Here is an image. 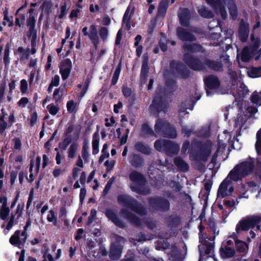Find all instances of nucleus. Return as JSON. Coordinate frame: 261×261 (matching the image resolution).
<instances>
[{"label":"nucleus","mask_w":261,"mask_h":261,"mask_svg":"<svg viewBox=\"0 0 261 261\" xmlns=\"http://www.w3.org/2000/svg\"><path fill=\"white\" fill-rule=\"evenodd\" d=\"M249 34V25L245 22L242 21L240 24L239 37L242 41H245Z\"/></svg>","instance_id":"obj_16"},{"label":"nucleus","mask_w":261,"mask_h":261,"mask_svg":"<svg viewBox=\"0 0 261 261\" xmlns=\"http://www.w3.org/2000/svg\"><path fill=\"white\" fill-rule=\"evenodd\" d=\"M60 77L58 75H55L51 81L50 87H56L59 84Z\"/></svg>","instance_id":"obj_55"},{"label":"nucleus","mask_w":261,"mask_h":261,"mask_svg":"<svg viewBox=\"0 0 261 261\" xmlns=\"http://www.w3.org/2000/svg\"><path fill=\"white\" fill-rule=\"evenodd\" d=\"M88 86H89V81H85L83 86H82L81 85H78L79 88H81L82 87V90L80 93V95L81 97H83L85 95V94L86 93L87 90L88 88Z\"/></svg>","instance_id":"obj_52"},{"label":"nucleus","mask_w":261,"mask_h":261,"mask_svg":"<svg viewBox=\"0 0 261 261\" xmlns=\"http://www.w3.org/2000/svg\"><path fill=\"white\" fill-rule=\"evenodd\" d=\"M210 38L211 39H216L217 41H214V42H211V43L214 45V46H216V45H217L219 44V41H218V39L219 38V34H217V33H216L215 34H213L210 37Z\"/></svg>","instance_id":"obj_59"},{"label":"nucleus","mask_w":261,"mask_h":261,"mask_svg":"<svg viewBox=\"0 0 261 261\" xmlns=\"http://www.w3.org/2000/svg\"><path fill=\"white\" fill-rule=\"evenodd\" d=\"M47 109L51 115H55L59 111V108L53 104H50L47 106Z\"/></svg>","instance_id":"obj_49"},{"label":"nucleus","mask_w":261,"mask_h":261,"mask_svg":"<svg viewBox=\"0 0 261 261\" xmlns=\"http://www.w3.org/2000/svg\"><path fill=\"white\" fill-rule=\"evenodd\" d=\"M72 67V62L70 59H66L61 62L60 65V73L63 80L69 77Z\"/></svg>","instance_id":"obj_12"},{"label":"nucleus","mask_w":261,"mask_h":261,"mask_svg":"<svg viewBox=\"0 0 261 261\" xmlns=\"http://www.w3.org/2000/svg\"><path fill=\"white\" fill-rule=\"evenodd\" d=\"M29 102V100L27 97L21 98L18 102V106L21 108H24Z\"/></svg>","instance_id":"obj_56"},{"label":"nucleus","mask_w":261,"mask_h":261,"mask_svg":"<svg viewBox=\"0 0 261 261\" xmlns=\"http://www.w3.org/2000/svg\"><path fill=\"white\" fill-rule=\"evenodd\" d=\"M88 144L86 142H84L83 148H82V157L84 160V161L86 162L88 160L89 154L88 152Z\"/></svg>","instance_id":"obj_38"},{"label":"nucleus","mask_w":261,"mask_h":261,"mask_svg":"<svg viewBox=\"0 0 261 261\" xmlns=\"http://www.w3.org/2000/svg\"><path fill=\"white\" fill-rule=\"evenodd\" d=\"M248 116L246 115L244 116L241 115L240 114H238V116L236 119H235V124L239 127H242L243 123L245 122Z\"/></svg>","instance_id":"obj_40"},{"label":"nucleus","mask_w":261,"mask_h":261,"mask_svg":"<svg viewBox=\"0 0 261 261\" xmlns=\"http://www.w3.org/2000/svg\"><path fill=\"white\" fill-rule=\"evenodd\" d=\"M10 158L12 162H15V163L18 164L21 163L22 161V156L20 155L13 156L12 155H11Z\"/></svg>","instance_id":"obj_60"},{"label":"nucleus","mask_w":261,"mask_h":261,"mask_svg":"<svg viewBox=\"0 0 261 261\" xmlns=\"http://www.w3.org/2000/svg\"><path fill=\"white\" fill-rule=\"evenodd\" d=\"M230 238H233L235 241L237 250L243 254H245L248 250L247 244L243 241L236 240V235L234 234H232Z\"/></svg>","instance_id":"obj_20"},{"label":"nucleus","mask_w":261,"mask_h":261,"mask_svg":"<svg viewBox=\"0 0 261 261\" xmlns=\"http://www.w3.org/2000/svg\"><path fill=\"white\" fill-rule=\"evenodd\" d=\"M20 91L22 93H27L28 90L27 81L25 80H22L20 81Z\"/></svg>","instance_id":"obj_50"},{"label":"nucleus","mask_w":261,"mask_h":261,"mask_svg":"<svg viewBox=\"0 0 261 261\" xmlns=\"http://www.w3.org/2000/svg\"><path fill=\"white\" fill-rule=\"evenodd\" d=\"M184 49L186 53L184 56V60L186 63L194 70H202L203 66L201 63L191 55L192 53L201 51L202 47L198 44L189 43L184 46Z\"/></svg>","instance_id":"obj_3"},{"label":"nucleus","mask_w":261,"mask_h":261,"mask_svg":"<svg viewBox=\"0 0 261 261\" xmlns=\"http://www.w3.org/2000/svg\"><path fill=\"white\" fill-rule=\"evenodd\" d=\"M79 149V144L76 142L72 143L68 149L67 153L68 158L70 159L74 158L77 152Z\"/></svg>","instance_id":"obj_22"},{"label":"nucleus","mask_w":261,"mask_h":261,"mask_svg":"<svg viewBox=\"0 0 261 261\" xmlns=\"http://www.w3.org/2000/svg\"><path fill=\"white\" fill-rule=\"evenodd\" d=\"M207 4L210 5L214 12L220 14L222 18L227 17V13L223 5H226L229 10L230 15L234 18L237 14L236 6L232 0H206Z\"/></svg>","instance_id":"obj_2"},{"label":"nucleus","mask_w":261,"mask_h":261,"mask_svg":"<svg viewBox=\"0 0 261 261\" xmlns=\"http://www.w3.org/2000/svg\"><path fill=\"white\" fill-rule=\"evenodd\" d=\"M107 217L113 222L116 225L121 227L123 226L122 222L117 218L114 212L111 210H108L106 213Z\"/></svg>","instance_id":"obj_23"},{"label":"nucleus","mask_w":261,"mask_h":261,"mask_svg":"<svg viewBox=\"0 0 261 261\" xmlns=\"http://www.w3.org/2000/svg\"><path fill=\"white\" fill-rule=\"evenodd\" d=\"M81 171V169L77 167H74L72 169V176L74 179L76 178L78 176L79 172Z\"/></svg>","instance_id":"obj_63"},{"label":"nucleus","mask_w":261,"mask_h":261,"mask_svg":"<svg viewBox=\"0 0 261 261\" xmlns=\"http://www.w3.org/2000/svg\"><path fill=\"white\" fill-rule=\"evenodd\" d=\"M16 55L19 56L21 60L28 59L29 56V50L28 49H24L22 47H19L14 51Z\"/></svg>","instance_id":"obj_24"},{"label":"nucleus","mask_w":261,"mask_h":261,"mask_svg":"<svg viewBox=\"0 0 261 261\" xmlns=\"http://www.w3.org/2000/svg\"><path fill=\"white\" fill-rule=\"evenodd\" d=\"M174 163L181 170L185 171L188 170V164L180 158H176L174 160Z\"/></svg>","instance_id":"obj_29"},{"label":"nucleus","mask_w":261,"mask_h":261,"mask_svg":"<svg viewBox=\"0 0 261 261\" xmlns=\"http://www.w3.org/2000/svg\"><path fill=\"white\" fill-rule=\"evenodd\" d=\"M168 7L166 0H163L160 4L158 9V16H164L165 14Z\"/></svg>","instance_id":"obj_28"},{"label":"nucleus","mask_w":261,"mask_h":261,"mask_svg":"<svg viewBox=\"0 0 261 261\" xmlns=\"http://www.w3.org/2000/svg\"><path fill=\"white\" fill-rule=\"evenodd\" d=\"M28 35L31 38V46L37 47L36 42L37 33L35 29H32L28 33Z\"/></svg>","instance_id":"obj_35"},{"label":"nucleus","mask_w":261,"mask_h":261,"mask_svg":"<svg viewBox=\"0 0 261 261\" xmlns=\"http://www.w3.org/2000/svg\"><path fill=\"white\" fill-rule=\"evenodd\" d=\"M251 101L252 103L255 105L256 106L261 105V92L258 93L254 92L251 97Z\"/></svg>","instance_id":"obj_36"},{"label":"nucleus","mask_w":261,"mask_h":261,"mask_svg":"<svg viewBox=\"0 0 261 261\" xmlns=\"http://www.w3.org/2000/svg\"><path fill=\"white\" fill-rule=\"evenodd\" d=\"M109 35L108 29L106 27H101L99 30V36L100 38L105 41L108 38Z\"/></svg>","instance_id":"obj_43"},{"label":"nucleus","mask_w":261,"mask_h":261,"mask_svg":"<svg viewBox=\"0 0 261 261\" xmlns=\"http://www.w3.org/2000/svg\"><path fill=\"white\" fill-rule=\"evenodd\" d=\"M251 40L252 45L250 47H245L243 49L240 58L244 62H248L251 57H253L255 60H258L261 58V48L257 50L260 44L259 38H255L251 35Z\"/></svg>","instance_id":"obj_4"},{"label":"nucleus","mask_w":261,"mask_h":261,"mask_svg":"<svg viewBox=\"0 0 261 261\" xmlns=\"http://www.w3.org/2000/svg\"><path fill=\"white\" fill-rule=\"evenodd\" d=\"M88 36L95 47H97L99 42V37L97 35V30L94 25H91L89 28Z\"/></svg>","instance_id":"obj_17"},{"label":"nucleus","mask_w":261,"mask_h":261,"mask_svg":"<svg viewBox=\"0 0 261 261\" xmlns=\"http://www.w3.org/2000/svg\"><path fill=\"white\" fill-rule=\"evenodd\" d=\"M23 7L20 8L17 11V17L16 18V24L18 26L20 27L22 24H23L24 22L25 17V16L21 14V11H22Z\"/></svg>","instance_id":"obj_31"},{"label":"nucleus","mask_w":261,"mask_h":261,"mask_svg":"<svg viewBox=\"0 0 261 261\" xmlns=\"http://www.w3.org/2000/svg\"><path fill=\"white\" fill-rule=\"evenodd\" d=\"M29 223L24 227V230L21 233L20 230H16L15 233L11 237L10 243L19 248L23 245L27 238V230Z\"/></svg>","instance_id":"obj_11"},{"label":"nucleus","mask_w":261,"mask_h":261,"mask_svg":"<svg viewBox=\"0 0 261 261\" xmlns=\"http://www.w3.org/2000/svg\"><path fill=\"white\" fill-rule=\"evenodd\" d=\"M136 149L140 152L145 154H148L150 152V149L142 143H138L136 145Z\"/></svg>","instance_id":"obj_41"},{"label":"nucleus","mask_w":261,"mask_h":261,"mask_svg":"<svg viewBox=\"0 0 261 261\" xmlns=\"http://www.w3.org/2000/svg\"><path fill=\"white\" fill-rule=\"evenodd\" d=\"M142 131L145 134L153 135V132L150 127L147 124H144L142 126Z\"/></svg>","instance_id":"obj_54"},{"label":"nucleus","mask_w":261,"mask_h":261,"mask_svg":"<svg viewBox=\"0 0 261 261\" xmlns=\"http://www.w3.org/2000/svg\"><path fill=\"white\" fill-rule=\"evenodd\" d=\"M82 158V157L81 156L79 155L77 157V160L75 163V165L80 168H83L84 167V163Z\"/></svg>","instance_id":"obj_62"},{"label":"nucleus","mask_w":261,"mask_h":261,"mask_svg":"<svg viewBox=\"0 0 261 261\" xmlns=\"http://www.w3.org/2000/svg\"><path fill=\"white\" fill-rule=\"evenodd\" d=\"M120 72V69L119 68H117L114 73L113 77L112 79V83L113 84H115L118 77Z\"/></svg>","instance_id":"obj_57"},{"label":"nucleus","mask_w":261,"mask_h":261,"mask_svg":"<svg viewBox=\"0 0 261 261\" xmlns=\"http://www.w3.org/2000/svg\"><path fill=\"white\" fill-rule=\"evenodd\" d=\"M261 221V217L259 215H251L243 218L237 225L236 230L240 233L242 230L246 231L250 228L256 225L258 230L260 229V226L257 224Z\"/></svg>","instance_id":"obj_5"},{"label":"nucleus","mask_w":261,"mask_h":261,"mask_svg":"<svg viewBox=\"0 0 261 261\" xmlns=\"http://www.w3.org/2000/svg\"><path fill=\"white\" fill-rule=\"evenodd\" d=\"M13 148L14 150H20L21 148L22 143L19 138H15L12 140Z\"/></svg>","instance_id":"obj_42"},{"label":"nucleus","mask_w":261,"mask_h":261,"mask_svg":"<svg viewBox=\"0 0 261 261\" xmlns=\"http://www.w3.org/2000/svg\"><path fill=\"white\" fill-rule=\"evenodd\" d=\"M110 257L111 258L113 259H117L120 256V252L119 251H117L116 252V255H115V250L113 248H111V251H110Z\"/></svg>","instance_id":"obj_58"},{"label":"nucleus","mask_w":261,"mask_h":261,"mask_svg":"<svg viewBox=\"0 0 261 261\" xmlns=\"http://www.w3.org/2000/svg\"><path fill=\"white\" fill-rule=\"evenodd\" d=\"M150 204L156 209H162L163 210H168L169 207L168 201L165 199H151L150 201Z\"/></svg>","instance_id":"obj_14"},{"label":"nucleus","mask_w":261,"mask_h":261,"mask_svg":"<svg viewBox=\"0 0 261 261\" xmlns=\"http://www.w3.org/2000/svg\"><path fill=\"white\" fill-rule=\"evenodd\" d=\"M9 53V45L7 44L5 47L4 57V61L6 64H8L10 63Z\"/></svg>","instance_id":"obj_45"},{"label":"nucleus","mask_w":261,"mask_h":261,"mask_svg":"<svg viewBox=\"0 0 261 261\" xmlns=\"http://www.w3.org/2000/svg\"><path fill=\"white\" fill-rule=\"evenodd\" d=\"M67 109L69 113H75L77 110L78 103L74 102L73 100H69L66 105Z\"/></svg>","instance_id":"obj_37"},{"label":"nucleus","mask_w":261,"mask_h":261,"mask_svg":"<svg viewBox=\"0 0 261 261\" xmlns=\"http://www.w3.org/2000/svg\"><path fill=\"white\" fill-rule=\"evenodd\" d=\"M36 15L35 14H33V10L30 9V16L27 21L28 25L30 27L29 30H31L32 29H34V25L35 23V18Z\"/></svg>","instance_id":"obj_34"},{"label":"nucleus","mask_w":261,"mask_h":261,"mask_svg":"<svg viewBox=\"0 0 261 261\" xmlns=\"http://www.w3.org/2000/svg\"><path fill=\"white\" fill-rule=\"evenodd\" d=\"M205 84L210 89H216L217 88L220 83L217 77L214 76H209L207 77L204 80Z\"/></svg>","instance_id":"obj_19"},{"label":"nucleus","mask_w":261,"mask_h":261,"mask_svg":"<svg viewBox=\"0 0 261 261\" xmlns=\"http://www.w3.org/2000/svg\"><path fill=\"white\" fill-rule=\"evenodd\" d=\"M105 121V125L106 126L108 127L113 126L114 123H115V120L113 117H111L110 119H109L108 118H106Z\"/></svg>","instance_id":"obj_61"},{"label":"nucleus","mask_w":261,"mask_h":261,"mask_svg":"<svg viewBox=\"0 0 261 261\" xmlns=\"http://www.w3.org/2000/svg\"><path fill=\"white\" fill-rule=\"evenodd\" d=\"M99 138L98 134H94L92 140V152L94 154H96L98 151Z\"/></svg>","instance_id":"obj_27"},{"label":"nucleus","mask_w":261,"mask_h":261,"mask_svg":"<svg viewBox=\"0 0 261 261\" xmlns=\"http://www.w3.org/2000/svg\"><path fill=\"white\" fill-rule=\"evenodd\" d=\"M154 128L156 133L163 135L165 137L175 138L176 136L175 130L172 128L167 122L159 120L156 123Z\"/></svg>","instance_id":"obj_9"},{"label":"nucleus","mask_w":261,"mask_h":261,"mask_svg":"<svg viewBox=\"0 0 261 261\" xmlns=\"http://www.w3.org/2000/svg\"><path fill=\"white\" fill-rule=\"evenodd\" d=\"M130 7H128L125 11L123 18V26L125 27L127 30L130 28V17L132 12H129Z\"/></svg>","instance_id":"obj_26"},{"label":"nucleus","mask_w":261,"mask_h":261,"mask_svg":"<svg viewBox=\"0 0 261 261\" xmlns=\"http://www.w3.org/2000/svg\"><path fill=\"white\" fill-rule=\"evenodd\" d=\"M122 215L124 218L129 220L130 221L132 222L134 224L137 225L139 224V223H138L136 218L133 215H129L127 214L124 210L122 211Z\"/></svg>","instance_id":"obj_47"},{"label":"nucleus","mask_w":261,"mask_h":261,"mask_svg":"<svg viewBox=\"0 0 261 261\" xmlns=\"http://www.w3.org/2000/svg\"><path fill=\"white\" fill-rule=\"evenodd\" d=\"M37 114L36 112H34L33 113V114L31 115V123L32 125H33L34 124L36 121H37Z\"/></svg>","instance_id":"obj_64"},{"label":"nucleus","mask_w":261,"mask_h":261,"mask_svg":"<svg viewBox=\"0 0 261 261\" xmlns=\"http://www.w3.org/2000/svg\"><path fill=\"white\" fill-rule=\"evenodd\" d=\"M129 178L132 182L130 187L133 191L143 194L147 193L144 190L145 181L142 174L136 171H132L129 174Z\"/></svg>","instance_id":"obj_6"},{"label":"nucleus","mask_w":261,"mask_h":261,"mask_svg":"<svg viewBox=\"0 0 261 261\" xmlns=\"http://www.w3.org/2000/svg\"><path fill=\"white\" fill-rule=\"evenodd\" d=\"M253 167V161L252 159L237 165L220 184L217 192L218 197L223 198L231 196L234 189L232 182L229 178L234 181L241 179L251 172Z\"/></svg>","instance_id":"obj_1"},{"label":"nucleus","mask_w":261,"mask_h":261,"mask_svg":"<svg viewBox=\"0 0 261 261\" xmlns=\"http://www.w3.org/2000/svg\"><path fill=\"white\" fill-rule=\"evenodd\" d=\"M177 33L178 37L182 40H192L194 39L192 35L187 32L185 29L178 28Z\"/></svg>","instance_id":"obj_21"},{"label":"nucleus","mask_w":261,"mask_h":261,"mask_svg":"<svg viewBox=\"0 0 261 261\" xmlns=\"http://www.w3.org/2000/svg\"><path fill=\"white\" fill-rule=\"evenodd\" d=\"M154 147L158 150L166 152L169 155L177 153L179 150V146L177 144L166 140L155 141Z\"/></svg>","instance_id":"obj_7"},{"label":"nucleus","mask_w":261,"mask_h":261,"mask_svg":"<svg viewBox=\"0 0 261 261\" xmlns=\"http://www.w3.org/2000/svg\"><path fill=\"white\" fill-rule=\"evenodd\" d=\"M247 73L251 77H259L261 76V68H252L248 70Z\"/></svg>","instance_id":"obj_33"},{"label":"nucleus","mask_w":261,"mask_h":261,"mask_svg":"<svg viewBox=\"0 0 261 261\" xmlns=\"http://www.w3.org/2000/svg\"><path fill=\"white\" fill-rule=\"evenodd\" d=\"M6 86V82L5 81H3L0 84V100L3 98L5 88Z\"/></svg>","instance_id":"obj_53"},{"label":"nucleus","mask_w":261,"mask_h":261,"mask_svg":"<svg viewBox=\"0 0 261 261\" xmlns=\"http://www.w3.org/2000/svg\"><path fill=\"white\" fill-rule=\"evenodd\" d=\"M41 160V158L40 156H37L35 161H31L30 167V174L29 176V178H28V180L29 182H31L33 181L34 173L36 174L38 173L40 168Z\"/></svg>","instance_id":"obj_13"},{"label":"nucleus","mask_w":261,"mask_h":261,"mask_svg":"<svg viewBox=\"0 0 261 261\" xmlns=\"http://www.w3.org/2000/svg\"><path fill=\"white\" fill-rule=\"evenodd\" d=\"M234 253V250L230 247L225 246L220 249V254L223 258H228L232 257Z\"/></svg>","instance_id":"obj_25"},{"label":"nucleus","mask_w":261,"mask_h":261,"mask_svg":"<svg viewBox=\"0 0 261 261\" xmlns=\"http://www.w3.org/2000/svg\"><path fill=\"white\" fill-rule=\"evenodd\" d=\"M47 220L49 222H53L54 224L57 223V218L55 216V212L53 210H50L47 216Z\"/></svg>","instance_id":"obj_44"},{"label":"nucleus","mask_w":261,"mask_h":261,"mask_svg":"<svg viewBox=\"0 0 261 261\" xmlns=\"http://www.w3.org/2000/svg\"><path fill=\"white\" fill-rule=\"evenodd\" d=\"M256 138L255 150L257 153L259 154H261V128L257 132Z\"/></svg>","instance_id":"obj_32"},{"label":"nucleus","mask_w":261,"mask_h":261,"mask_svg":"<svg viewBox=\"0 0 261 261\" xmlns=\"http://www.w3.org/2000/svg\"><path fill=\"white\" fill-rule=\"evenodd\" d=\"M6 118L4 115L2 116L0 118V133L1 134H3L7 126V123L6 122Z\"/></svg>","instance_id":"obj_46"},{"label":"nucleus","mask_w":261,"mask_h":261,"mask_svg":"<svg viewBox=\"0 0 261 261\" xmlns=\"http://www.w3.org/2000/svg\"><path fill=\"white\" fill-rule=\"evenodd\" d=\"M148 72V66L147 62H144L142 66L141 77V79H145Z\"/></svg>","instance_id":"obj_48"},{"label":"nucleus","mask_w":261,"mask_h":261,"mask_svg":"<svg viewBox=\"0 0 261 261\" xmlns=\"http://www.w3.org/2000/svg\"><path fill=\"white\" fill-rule=\"evenodd\" d=\"M206 65L216 71H219L222 69L221 64L218 62L209 61L207 62Z\"/></svg>","instance_id":"obj_39"},{"label":"nucleus","mask_w":261,"mask_h":261,"mask_svg":"<svg viewBox=\"0 0 261 261\" xmlns=\"http://www.w3.org/2000/svg\"><path fill=\"white\" fill-rule=\"evenodd\" d=\"M198 12L201 16L205 18H212L214 16L213 13L204 6L201 7L198 9Z\"/></svg>","instance_id":"obj_30"},{"label":"nucleus","mask_w":261,"mask_h":261,"mask_svg":"<svg viewBox=\"0 0 261 261\" xmlns=\"http://www.w3.org/2000/svg\"><path fill=\"white\" fill-rule=\"evenodd\" d=\"M179 17L181 25L186 26L189 24L190 18V12L187 9H181L180 10Z\"/></svg>","instance_id":"obj_18"},{"label":"nucleus","mask_w":261,"mask_h":261,"mask_svg":"<svg viewBox=\"0 0 261 261\" xmlns=\"http://www.w3.org/2000/svg\"><path fill=\"white\" fill-rule=\"evenodd\" d=\"M120 204L126 208L130 209L138 214L142 215L145 213L144 209L137 203L136 200L127 195H120L118 198Z\"/></svg>","instance_id":"obj_8"},{"label":"nucleus","mask_w":261,"mask_h":261,"mask_svg":"<svg viewBox=\"0 0 261 261\" xmlns=\"http://www.w3.org/2000/svg\"><path fill=\"white\" fill-rule=\"evenodd\" d=\"M7 198L5 196L0 197V217L5 220L9 214L10 210L7 206Z\"/></svg>","instance_id":"obj_15"},{"label":"nucleus","mask_w":261,"mask_h":261,"mask_svg":"<svg viewBox=\"0 0 261 261\" xmlns=\"http://www.w3.org/2000/svg\"><path fill=\"white\" fill-rule=\"evenodd\" d=\"M224 204V206L226 207V208H228V210H226V214H225V215H227V214L230 212V208L234 205L235 202L233 200H225Z\"/></svg>","instance_id":"obj_51"},{"label":"nucleus","mask_w":261,"mask_h":261,"mask_svg":"<svg viewBox=\"0 0 261 261\" xmlns=\"http://www.w3.org/2000/svg\"><path fill=\"white\" fill-rule=\"evenodd\" d=\"M232 95L237 94L240 97H243L248 93V90L245 85L241 82L239 74L232 77L231 87Z\"/></svg>","instance_id":"obj_10"}]
</instances>
